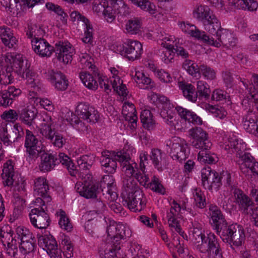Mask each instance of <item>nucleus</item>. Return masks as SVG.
<instances>
[{
	"instance_id": "15",
	"label": "nucleus",
	"mask_w": 258,
	"mask_h": 258,
	"mask_svg": "<svg viewBox=\"0 0 258 258\" xmlns=\"http://www.w3.org/2000/svg\"><path fill=\"white\" fill-rule=\"evenodd\" d=\"M29 216L31 224L36 228L45 229L49 225L50 219L44 208H33Z\"/></svg>"
},
{
	"instance_id": "43",
	"label": "nucleus",
	"mask_w": 258,
	"mask_h": 258,
	"mask_svg": "<svg viewBox=\"0 0 258 258\" xmlns=\"http://www.w3.org/2000/svg\"><path fill=\"white\" fill-rule=\"evenodd\" d=\"M126 175L122 180L123 190L122 193L131 192L137 189H141L138 185L136 181L134 178V176Z\"/></svg>"
},
{
	"instance_id": "62",
	"label": "nucleus",
	"mask_w": 258,
	"mask_h": 258,
	"mask_svg": "<svg viewBox=\"0 0 258 258\" xmlns=\"http://www.w3.org/2000/svg\"><path fill=\"white\" fill-rule=\"evenodd\" d=\"M111 210L115 213L119 214L120 216H125L127 214L123 207L118 203H113L110 205Z\"/></svg>"
},
{
	"instance_id": "31",
	"label": "nucleus",
	"mask_w": 258,
	"mask_h": 258,
	"mask_svg": "<svg viewBox=\"0 0 258 258\" xmlns=\"http://www.w3.org/2000/svg\"><path fill=\"white\" fill-rule=\"evenodd\" d=\"M134 80L141 89L152 90L156 87V84L144 73L137 71L134 76Z\"/></svg>"
},
{
	"instance_id": "2",
	"label": "nucleus",
	"mask_w": 258,
	"mask_h": 258,
	"mask_svg": "<svg viewBox=\"0 0 258 258\" xmlns=\"http://www.w3.org/2000/svg\"><path fill=\"white\" fill-rule=\"evenodd\" d=\"M101 164L102 169L108 174H112L115 172L117 163L116 161L121 163L122 169L125 174L128 176H134L141 184L148 187L149 177L144 173H141L136 167L137 164H131L129 161L131 159L128 154L124 152L114 151H104L102 152Z\"/></svg>"
},
{
	"instance_id": "11",
	"label": "nucleus",
	"mask_w": 258,
	"mask_h": 258,
	"mask_svg": "<svg viewBox=\"0 0 258 258\" xmlns=\"http://www.w3.org/2000/svg\"><path fill=\"white\" fill-rule=\"evenodd\" d=\"M202 181L203 186L210 191H217L222 185V176L210 167L202 170Z\"/></svg>"
},
{
	"instance_id": "35",
	"label": "nucleus",
	"mask_w": 258,
	"mask_h": 258,
	"mask_svg": "<svg viewBox=\"0 0 258 258\" xmlns=\"http://www.w3.org/2000/svg\"><path fill=\"white\" fill-rule=\"evenodd\" d=\"M175 110L182 118L188 120L189 122L196 124H201L202 123L201 118L195 112L180 106L176 107Z\"/></svg>"
},
{
	"instance_id": "42",
	"label": "nucleus",
	"mask_w": 258,
	"mask_h": 258,
	"mask_svg": "<svg viewBox=\"0 0 258 258\" xmlns=\"http://www.w3.org/2000/svg\"><path fill=\"white\" fill-rule=\"evenodd\" d=\"M140 118L145 128L149 131L154 129L155 122L153 119V114L149 110H143L141 112Z\"/></svg>"
},
{
	"instance_id": "46",
	"label": "nucleus",
	"mask_w": 258,
	"mask_h": 258,
	"mask_svg": "<svg viewBox=\"0 0 258 258\" xmlns=\"http://www.w3.org/2000/svg\"><path fill=\"white\" fill-rule=\"evenodd\" d=\"M24 133L21 126L15 124L12 128V131L8 134L7 146L11 145L12 143L17 142L19 139L23 138Z\"/></svg>"
},
{
	"instance_id": "28",
	"label": "nucleus",
	"mask_w": 258,
	"mask_h": 258,
	"mask_svg": "<svg viewBox=\"0 0 258 258\" xmlns=\"http://www.w3.org/2000/svg\"><path fill=\"white\" fill-rule=\"evenodd\" d=\"M37 114L36 108L33 106L27 107L19 111V119L24 124L31 126L34 123Z\"/></svg>"
},
{
	"instance_id": "64",
	"label": "nucleus",
	"mask_w": 258,
	"mask_h": 258,
	"mask_svg": "<svg viewBox=\"0 0 258 258\" xmlns=\"http://www.w3.org/2000/svg\"><path fill=\"white\" fill-rule=\"evenodd\" d=\"M157 77L161 81L164 83H170L172 81V78L170 74L163 70L158 71Z\"/></svg>"
},
{
	"instance_id": "32",
	"label": "nucleus",
	"mask_w": 258,
	"mask_h": 258,
	"mask_svg": "<svg viewBox=\"0 0 258 258\" xmlns=\"http://www.w3.org/2000/svg\"><path fill=\"white\" fill-rule=\"evenodd\" d=\"M103 179L105 180L104 181L108 180L109 182L107 183V188L104 187L102 188V185L99 184V188L100 189V195L101 194V191L102 192L103 195H104L106 192L109 196L108 197V200L110 199L111 201H114L117 198L114 178L113 176L107 175L105 176Z\"/></svg>"
},
{
	"instance_id": "54",
	"label": "nucleus",
	"mask_w": 258,
	"mask_h": 258,
	"mask_svg": "<svg viewBox=\"0 0 258 258\" xmlns=\"http://www.w3.org/2000/svg\"><path fill=\"white\" fill-rule=\"evenodd\" d=\"M46 7L48 10L53 11L58 15L61 16L62 18V19H61L62 22H66L67 21V19L65 18L68 17V15L64 12L63 10L59 6L55 5L51 3H47L46 4Z\"/></svg>"
},
{
	"instance_id": "55",
	"label": "nucleus",
	"mask_w": 258,
	"mask_h": 258,
	"mask_svg": "<svg viewBox=\"0 0 258 258\" xmlns=\"http://www.w3.org/2000/svg\"><path fill=\"white\" fill-rule=\"evenodd\" d=\"M94 210L97 214H102L106 209L105 204L101 200L100 196L92 200Z\"/></svg>"
},
{
	"instance_id": "3",
	"label": "nucleus",
	"mask_w": 258,
	"mask_h": 258,
	"mask_svg": "<svg viewBox=\"0 0 258 258\" xmlns=\"http://www.w3.org/2000/svg\"><path fill=\"white\" fill-rule=\"evenodd\" d=\"M196 248L205 254L207 258H223V252L217 236L213 233L207 235L198 229H194L193 233Z\"/></svg>"
},
{
	"instance_id": "27",
	"label": "nucleus",
	"mask_w": 258,
	"mask_h": 258,
	"mask_svg": "<svg viewBox=\"0 0 258 258\" xmlns=\"http://www.w3.org/2000/svg\"><path fill=\"white\" fill-rule=\"evenodd\" d=\"M38 244L48 253L57 247V242L52 235L37 234Z\"/></svg>"
},
{
	"instance_id": "16",
	"label": "nucleus",
	"mask_w": 258,
	"mask_h": 258,
	"mask_svg": "<svg viewBox=\"0 0 258 258\" xmlns=\"http://www.w3.org/2000/svg\"><path fill=\"white\" fill-rule=\"evenodd\" d=\"M247 89L248 94L242 101V105L246 113L258 114V93L254 87Z\"/></svg>"
},
{
	"instance_id": "26",
	"label": "nucleus",
	"mask_w": 258,
	"mask_h": 258,
	"mask_svg": "<svg viewBox=\"0 0 258 258\" xmlns=\"http://www.w3.org/2000/svg\"><path fill=\"white\" fill-rule=\"evenodd\" d=\"M95 156L94 154H90L89 155H84L80 157L78 160V166L79 169H76L78 171L77 174L81 175V174L87 173L95 161ZM81 175H80L81 176Z\"/></svg>"
},
{
	"instance_id": "33",
	"label": "nucleus",
	"mask_w": 258,
	"mask_h": 258,
	"mask_svg": "<svg viewBox=\"0 0 258 258\" xmlns=\"http://www.w3.org/2000/svg\"><path fill=\"white\" fill-rule=\"evenodd\" d=\"M215 16L207 6H199L194 12V16L203 24Z\"/></svg>"
},
{
	"instance_id": "17",
	"label": "nucleus",
	"mask_w": 258,
	"mask_h": 258,
	"mask_svg": "<svg viewBox=\"0 0 258 258\" xmlns=\"http://www.w3.org/2000/svg\"><path fill=\"white\" fill-rule=\"evenodd\" d=\"M234 202L239 208L244 213L249 214L251 213L252 208L254 204L249 197L246 195L243 191L239 188H234L233 191Z\"/></svg>"
},
{
	"instance_id": "41",
	"label": "nucleus",
	"mask_w": 258,
	"mask_h": 258,
	"mask_svg": "<svg viewBox=\"0 0 258 258\" xmlns=\"http://www.w3.org/2000/svg\"><path fill=\"white\" fill-rule=\"evenodd\" d=\"M142 22L138 18L128 20L125 24L126 33L131 35L139 34L141 32Z\"/></svg>"
},
{
	"instance_id": "10",
	"label": "nucleus",
	"mask_w": 258,
	"mask_h": 258,
	"mask_svg": "<svg viewBox=\"0 0 258 258\" xmlns=\"http://www.w3.org/2000/svg\"><path fill=\"white\" fill-rule=\"evenodd\" d=\"M167 146L170 148V155L173 159L182 162L188 158L189 150L184 140L174 137L167 143Z\"/></svg>"
},
{
	"instance_id": "23",
	"label": "nucleus",
	"mask_w": 258,
	"mask_h": 258,
	"mask_svg": "<svg viewBox=\"0 0 258 258\" xmlns=\"http://www.w3.org/2000/svg\"><path fill=\"white\" fill-rule=\"evenodd\" d=\"M257 115L252 113H246L242 118V125L244 129L248 133L258 137Z\"/></svg>"
},
{
	"instance_id": "63",
	"label": "nucleus",
	"mask_w": 258,
	"mask_h": 258,
	"mask_svg": "<svg viewBox=\"0 0 258 258\" xmlns=\"http://www.w3.org/2000/svg\"><path fill=\"white\" fill-rule=\"evenodd\" d=\"M174 52L177 54L178 56H180L183 59H187L189 54L187 50L183 47L175 45Z\"/></svg>"
},
{
	"instance_id": "59",
	"label": "nucleus",
	"mask_w": 258,
	"mask_h": 258,
	"mask_svg": "<svg viewBox=\"0 0 258 258\" xmlns=\"http://www.w3.org/2000/svg\"><path fill=\"white\" fill-rule=\"evenodd\" d=\"M18 40L16 38L13 36V34L10 32V33L7 34L6 37L2 38V42L6 46L9 48H13L16 44Z\"/></svg>"
},
{
	"instance_id": "19",
	"label": "nucleus",
	"mask_w": 258,
	"mask_h": 258,
	"mask_svg": "<svg viewBox=\"0 0 258 258\" xmlns=\"http://www.w3.org/2000/svg\"><path fill=\"white\" fill-rule=\"evenodd\" d=\"M83 186L79 191L80 195L86 199L97 198L100 196L99 183H93L90 180L88 181L86 176L82 175Z\"/></svg>"
},
{
	"instance_id": "5",
	"label": "nucleus",
	"mask_w": 258,
	"mask_h": 258,
	"mask_svg": "<svg viewBox=\"0 0 258 258\" xmlns=\"http://www.w3.org/2000/svg\"><path fill=\"white\" fill-rule=\"evenodd\" d=\"M108 237L111 239V247L106 248L103 253L100 254L101 258H115L117 251L120 249L122 240L131 235L130 229L121 223L113 222L107 227Z\"/></svg>"
},
{
	"instance_id": "9",
	"label": "nucleus",
	"mask_w": 258,
	"mask_h": 258,
	"mask_svg": "<svg viewBox=\"0 0 258 258\" xmlns=\"http://www.w3.org/2000/svg\"><path fill=\"white\" fill-rule=\"evenodd\" d=\"M121 197L123 205H126L132 212H140L146 206V198L141 189L128 193H122Z\"/></svg>"
},
{
	"instance_id": "29",
	"label": "nucleus",
	"mask_w": 258,
	"mask_h": 258,
	"mask_svg": "<svg viewBox=\"0 0 258 258\" xmlns=\"http://www.w3.org/2000/svg\"><path fill=\"white\" fill-rule=\"evenodd\" d=\"M2 242L7 254L9 256L17 258L18 247L16 238H14L9 233H7V236L2 239Z\"/></svg>"
},
{
	"instance_id": "7",
	"label": "nucleus",
	"mask_w": 258,
	"mask_h": 258,
	"mask_svg": "<svg viewBox=\"0 0 258 258\" xmlns=\"http://www.w3.org/2000/svg\"><path fill=\"white\" fill-rule=\"evenodd\" d=\"M190 32L193 37H196L199 39H202L204 42L209 44L213 45L217 47H219L221 45L225 47L230 48L233 47L236 44V39L227 29H221L219 34L214 37H210L207 35L204 31H201L196 26H190Z\"/></svg>"
},
{
	"instance_id": "30",
	"label": "nucleus",
	"mask_w": 258,
	"mask_h": 258,
	"mask_svg": "<svg viewBox=\"0 0 258 258\" xmlns=\"http://www.w3.org/2000/svg\"><path fill=\"white\" fill-rule=\"evenodd\" d=\"M245 146L244 144L239 143L237 137L234 136L226 138L223 144V148L226 150L230 149L232 150H234L236 152V155L239 158V154L243 155L244 154L242 150H244Z\"/></svg>"
},
{
	"instance_id": "50",
	"label": "nucleus",
	"mask_w": 258,
	"mask_h": 258,
	"mask_svg": "<svg viewBox=\"0 0 258 258\" xmlns=\"http://www.w3.org/2000/svg\"><path fill=\"white\" fill-rule=\"evenodd\" d=\"M148 187L153 191L162 195H164L165 191V188L160 182L158 178L155 176H153L151 181L148 183Z\"/></svg>"
},
{
	"instance_id": "38",
	"label": "nucleus",
	"mask_w": 258,
	"mask_h": 258,
	"mask_svg": "<svg viewBox=\"0 0 258 258\" xmlns=\"http://www.w3.org/2000/svg\"><path fill=\"white\" fill-rule=\"evenodd\" d=\"M179 87L182 90L183 96L188 100L195 102L198 98V95L194 86L185 82H179Z\"/></svg>"
},
{
	"instance_id": "1",
	"label": "nucleus",
	"mask_w": 258,
	"mask_h": 258,
	"mask_svg": "<svg viewBox=\"0 0 258 258\" xmlns=\"http://www.w3.org/2000/svg\"><path fill=\"white\" fill-rule=\"evenodd\" d=\"M5 61L9 63L5 70H0V90L3 86L11 83L16 76L27 80V84L34 90L40 88L39 82L35 79V74L30 70V64L20 54L7 53L3 56Z\"/></svg>"
},
{
	"instance_id": "6",
	"label": "nucleus",
	"mask_w": 258,
	"mask_h": 258,
	"mask_svg": "<svg viewBox=\"0 0 258 258\" xmlns=\"http://www.w3.org/2000/svg\"><path fill=\"white\" fill-rule=\"evenodd\" d=\"M38 156L41 158L39 168L42 172L50 171L56 165L61 163L67 169L71 176H75L78 172L70 157L63 153H60L58 155L53 154L46 152L43 149L39 153Z\"/></svg>"
},
{
	"instance_id": "44",
	"label": "nucleus",
	"mask_w": 258,
	"mask_h": 258,
	"mask_svg": "<svg viewBox=\"0 0 258 258\" xmlns=\"http://www.w3.org/2000/svg\"><path fill=\"white\" fill-rule=\"evenodd\" d=\"M79 77L83 84L89 89L96 90L97 89L98 84L91 74L86 72H81Z\"/></svg>"
},
{
	"instance_id": "34",
	"label": "nucleus",
	"mask_w": 258,
	"mask_h": 258,
	"mask_svg": "<svg viewBox=\"0 0 258 258\" xmlns=\"http://www.w3.org/2000/svg\"><path fill=\"white\" fill-rule=\"evenodd\" d=\"M1 176L5 186H10L13 184L14 167L10 160L4 164Z\"/></svg>"
},
{
	"instance_id": "53",
	"label": "nucleus",
	"mask_w": 258,
	"mask_h": 258,
	"mask_svg": "<svg viewBox=\"0 0 258 258\" xmlns=\"http://www.w3.org/2000/svg\"><path fill=\"white\" fill-rule=\"evenodd\" d=\"M19 248L24 253H28L34 251L36 248V240H31L29 242L26 241L20 242Z\"/></svg>"
},
{
	"instance_id": "52",
	"label": "nucleus",
	"mask_w": 258,
	"mask_h": 258,
	"mask_svg": "<svg viewBox=\"0 0 258 258\" xmlns=\"http://www.w3.org/2000/svg\"><path fill=\"white\" fill-rule=\"evenodd\" d=\"M182 68L185 70L187 72L192 75H195L197 73H200L199 67L196 63L192 62V61L189 59H186L184 60L182 64Z\"/></svg>"
},
{
	"instance_id": "49",
	"label": "nucleus",
	"mask_w": 258,
	"mask_h": 258,
	"mask_svg": "<svg viewBox=\"0 0 258 258\" xmlns=\"http://www.w3.org/2000/svg\"><path fill=\"white\" fill-rule=\"evenodd\" d=\"M199 71L205 79L212 80L216 78V72L208 66L203 64L199 66Z\"/></svg>"
},
{
	"instance_id": "4",
	"label": "nucleus",
	"mask_w": 258,
	"mask_h": 258,
	"mask_svg": "<svg viewBox=\"0 0 258 258\" xmlns=\"http://www.w3.org/2000/svg\"><path fill=\"white\" fill-rule=\"evenodd\" d=\"M189 135L192 138V146L201 151L198 154V160L204 163L214 164L217 161V157L209 150L212 144L208 139V134L202 128L196 127L189 131Z\"/></svg>"
},
{
	"instance_id": "24",
	"label": "nucleus",
	"mask_w": 258,
	"mask_h": 258,
	"mask_svg": "<svg viewBox=\"0 0 258 258\" xmlns=\"http://www.w3.org/2000/svg\"><path fill=\"white\" fill-rule=\"evenodd\" d=\"M21 93V90L14 86L8 88L0 93V106L7 107L12 104L15 98Z\"/></svg>"
},
{
	"instance_id": "48",
	"label": "nucleus",
	"mask_w": 258,
	"mask_h": 258,
	"mask_svg": "<svg viewBox=\"0 0 258 258\" xmlns=\"http://www.w3.org/2000/svg\"><path fill=\"white\" fill-rule=\"evenodd\" d=\"M56 215L59 217L58 224L60 227L68 232H70L73 229V225L67 217L66 212L60 209L56 213Z\"/></svg>"
},
{
	"instance_id": "14",
	"label": "nucleus",
	"mask_w": 258,
	"mask_h": 258,
	"mask_svg": "<svg viewBox=\"0 0 258 258\" xmlns=\"http://www.w3.org/2000/svg\"><path fill=\"white\" fill-rule=\"evenodd\" d=\"M25 147L29 158L32 159L37 158L39 153L43 150L41 142L31 131L28 130L26 131Z\"/></svg>"
},
{
	"instance_id": "25",
	"label": "nucleus",
	"mask_w": 258,
	"mask_h": 258,
	"mask_svg": "<svg viewBox=\"0 0 258 258\" xmlns=\"http://www.w3.org/2000/svg\"><path fill=\"white\" fill-rule=\"evenodd\" d=\"M209 211L212 221L211 224L214 230L218 229L222 225L227 222L222 212L217 206L211 205L209 206Z\"/></svg>"
},
{
	"instance_id": "20",
	"label": "nucleus",
	"mask_w": 258,
	"mask_h": 258,
	"mask_svg": "<svg viewBox=\"0 0 258 258\" xmlns=\"http://www.w3.org/2000/svg\"><path fill=\"white\" fill-rule=\"evenodd\" d=\"M48 79L58 91H64L68 86V80L65 75L60 71L51 70L48 72Z\"/></svg>"
},
{
	"instance_id": "47",
	"label": "nucleus",
	"mask_w": 258,
	"mask_h": 258,
	"mask_svg": "<svg viewBox=\"0 0 258 258\" xmlns=\"http://www.w3.org/2000/svg\"><path fill=\"white\" fill-rule=\"evenodd\" d=\"M162 152L161 150L158 149H153L151 150L150 155V159L151 160L154 167L157 169L158 171H162Z\"/></svg>"
},
{
	"instance_id": "61",
	"label": "nucleus",
	"mask_w": 258,
	"mask_h": 258,
	"mask_svg": "<svg viewBox=\"0 0 258 258\" xmlns=\"http://www.w3.org/2000/svg\"><path fill=\"white\" fill-rule=\"evenodd\" d=\"M228 97L227 93L221 89L215 90L212 95V99L216 101H222L225 100Z\"/></svg>"
},
{
	"instance_id": "51",
	"label": "nucleus",
	"mask_w": 258,
	"mask_h": 258,
	"mask_svg": "<svg viewBox=\"0 0 258 258\" xmlns=\"http://www.w3.org/2000/svg\"><path fill=\"white\" fill-rule=\"evenodd\" d=\"M178 211H176L174 208H170L169 212L167 213V218L169 225H172V223L177 221V219L180 218L181 215L180 212L181 211V207L178 205Z\"/></svg>"
},
{
	"instance_id": "8",
	"label": "nucleus",
	"mask_w": 258,
	"mask_h": 258,
	"mask_svg": "<svg viewBox=\"0 0 258 258\" xmlns=\"http://www.w3.org/2000/svg\"><path fill=\"white\" fill-rule=\"evenodd\" d=\"M222 241L236 246H240L245 240V234L242 227L237 224L228 225L227 222L221 225L216 230Z\"/></svg>"
},
{
	"instance_id": "37",
	"label": "nucleus",
	"mask_w": 258,
	"mask_h": 258,
	"mask_svg": "<svg viewBox=\"0 0 258 258\" xmlns=\"http://www.w3.org/2000/svg\"><path fill=\"white\" fill-rule=\"evenodd\" d=\"M230 3L237 9L248 11H256L258 7V3L255 0H233Z\"/></svg>"
},
{
	"instance_id": "57",
	"label": "nucleus",
	"mask_w": 258,
	"mask_h": 258,
	"mask_svg": "<svg viewBox=\"0 0 258 258\" xmlns=\"http://www.w3.org/2000/svg\"><path fill=\"white\" fill-rule=\"evenodd\" d=\"M88 23H84L86 25V30L84 33V37L82 38V40L85 43L91 44L93 42V28L91 27Z\"/></svg>"
},
{
	"instance_id": "18",
	"label": "nucleus",
	"mask_w": 258,
	"mask_h": 258,
	"mask_svg": "<svg viewBox=\"0 0 258 258\" xmlns=\"http://www.w3.org/2000/svg\"><path fill=\"white\" fill-rule=\"evenodd\" d=\"M54 51L59 61H62L65 64L71 62L74 48L70 43L64 44L63 42L59 41L55 44Z\"/></svg>"
},
{
	"instance_id": "58",
	"label": "nucleus",
	"mask_w": 258,
	"mask_h": 258,
	"mask_svg": "<svg viewBox=\"0 0 258 258\" xmlns=\"http://www.w3.org/2000/svg\"><path fill=\"white\" fill-rule=\"evenodd\" d=\"M39 196L40 197L38 196V197L36 199L34 204L36 207H38L35 208L41 209V208H43V206L50 202L51 198L50 196L39 195Z\"/></svg>"
},
{
	"instance_id": "56",
	"label": "nucleus",
	"mask_w": 258,
	"mask_h": 258,
	"mask_svg": "<svg viewBox=\"0 0 258 258\" xmlns=\"http://www.w3.org/2000/svg\"><path fill=\"white\" fill-rule=\"evenodd\" d=\"M194 199L197 207L200 208H204L206 205L205 197L201 190L196 189L194 194Z\"/></svg>"
},
{
	"instance_id": "36",
	"label": "nucleus",
	"mask_w": 258,
	"mask_h": 258,
	"mask_svg": "<svg viewBox=\"0 0 258 258\" xmlns=\"http://www.w3.org/2000/svg\"><path fill=\"white\" fill-rule=\"evenodd\" d=\"M205 30L209 32L212 35L211 37L215 38L216 34H219V32H221V29H223L221 27V23L216 17L214 16L208 20L206 23L203 24ZM211 37V36H210Z\"/></svg>"
},
{
	"instance_id": "13",
	"label": "nucleus",
	"mask_w": 258,
	"mask_h": 258,
	"mask_svg": "<svg viewBox=\"0 0 258 258\" xmlns=\"http://www.w3.org/2000/svg\"><path fill=\"white\" fill-rule=\"evenodd\" d=\"M44 121L47 120L46 123H42L40 133L47 139L50 140L51 143L56 147L61 148L66 142V139L51 127L52 121L51 117H46Z\"/></svg>"
},
{
	"instance_id": "21",
	"label": "nucleus",
	"mask_w": 258,
	"mask_h": 258,
	"mask_svg": "<svg viewBox=\"0 0 258 258\" xmlns=\"http://www.w3.org/2000/svg\"><path fill=\"white\" fill-rule=\"evenodd\" d=\"M31 44L35 53L43 57L50 56L54 50V47L42 38L32 40Z\"/></svg>"
},
{
	"instance_id": "45",
	"label": "nucleus",
	"mask_w": 258,
	"mask_h": 258,
	"mask_svg": "<svg viewBox=\"0 0 258 258\" xmlns=\"http://www.w3.org/2000/svg\"><path fill=\"white\" fill-rule=\"evenodd\" d=\"M198 98L199 99L207 100L209 98L211 91L208 84L202 81H199L197 84V91Z\"/></svg>"
},
{
	"instance_id": "40",
	"label": "nucleus",
	"mask_w": 258,
	"mask_h": 258,
	"mask_svg": "<svg viewBox=\"0 0 258 258\" xmlns=\"http://www.w3.org/2000/svg\"><path fill=\"white\" fill-rule=\"evenodd\" d=\"M25 32L27 37L31 39V41L42 38L45 34L44 30L41 28L40 26L35 24L28 25Z\"/></svg>"
},
{
	"instance_id": "60",
	"label": "nucleus",
	"mask_w": 258,
	"mask_h": 258,
	"mask_svg": "<svg viewBox=\"0 0 258 258\" xmlns=\"http://www.w3.org/2000/svg\"><path fill=\"white\" fill-rule=\"evenodd\" d=\"M1 117L4 119L14 121L19 118V113L18 114L14 110L10 109L8 111L4 112L1 115Z\"/></svg>"
},
{
	"instance_id": "22",
	"label": "nucleus",
	"mask_w": 258,
	"mask_h": 258,
	"mask_svg": "<svg viewBox=\"0 0 258 258\" xmlns=\"http://www.w3.org/2000/svg\"><path fill=\"white\" fill-rule=\"evenodd\" d=\"M125 57L129 60L134 61L139 58L143 52L142 44L137 40H128L125 46Z\"/></svg>"
},
{
	"instance_id": "39",
	"label": "nucleus",
	"mask_w": 258,
	"mask_h": 258,
	"mask_svg": "<svg viewBox=\"0 0 258 258\" xmlns=\"http://www.w3.org/2000/svg\"><path fill=\"white\" fill-rule=\"evenodd\" d=\"M49 186L46 179L44 177H38L34 181V195L49 196L48 194Z\"/></svg>"
},
{
	"instance_id": "12",
	"label": "nucleus",
	"mask_w": 258,
	"mask_h": 258,
	"mask_svg": "<svg viewBox=\"0 0 258 258\" xmlns=\"http://www.w3.org/2000/svg\"><path fill=\"white\" fill-rule=\"evenodd\" d=\"M76 112L77 118L75 117L74 121L76 124L82 123L80 119H83L87 122L95 123L99 118L98 112L93 107L90 106L87 103L81 102L77 106ZM72 121L73 120H72Z\"/></svg>"
}]
</instances>
